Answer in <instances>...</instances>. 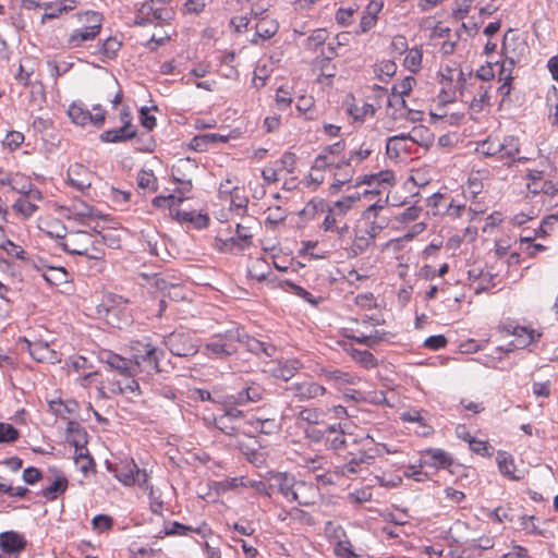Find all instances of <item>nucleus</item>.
I'll return each mask as SVG.
<instances>
[{"label": "nucleus", "instance_id": "f257e3e1", "mask_svg": "<svg viewBox=\"0 0 558 558\" xmlns=\"http://www.w3.org/2000/svg\"><path fill=\"white\" fill-rule=\"evenodd\" d=\"M99 360L106 363L111 371L117 372L122 379L110 383V391L116 395H141V388L137 379L136 365L132 357L125 359L112 351L105 350L99 353Z\"/></svg>", "mask_w": 558, "mask_h": 558}, {"label": "nucleus", "instance_id": "f03ea898", "mask_svg": "<svg viewBox=\"0 0 558 558\" xmlns=\"http://www.w3.org/2000/svg\"><path fill=\"white\" fill-rule=\"evenodd\" d=\"M241 340L239 327H232L223 332L211 336L209 342L204 347L205 354L210 359H226L238 351Z\"/></svg>", "mask_w": 558, "mask_h": 558}, {"label": "nucleus", "instance_id": "7ed1b4c3", "mask_svg": "<svg viewBox=\"0 0 558 558\" xmlns=\"http://www.w3.org/2000/svg\"><path fill=\"white\" fill-rule=\"evenodd\" d=\"M268 395L262 383L256 379H247L240 390L226 397V403L245 407L265 400Z\"/></svg>", "mask_w": 558, "mask_h": 558}, {"label": "nucleus", "instance_id": "20e7f679", "mask_svg": "<svg viewBox=\"0 0 558 558\" xmlns=\"http://www.w3.org/2000/svg\"><path fill=\"white\" fill-rule=\"evenodd\" d=\"M168 350L177 356H193L198 352L197 340L190 331L174 330L163 339Z\"/></svg>", "mask_w": 558, "mask_h": 558}, {"label": "nucleus", "instance_id": "39448f33", "mask_svg": "<svg viewBox=\"0 0 558 558\" xmlns=\"http://www.w3.org/2000/svg\"><path fill=\"white\" fill-rule=\"evenodd\" d=\"M511 31H508L502 40V52L506 57L501 64L499 72V78L505 77L507 74L511 75L512 69L520 56H523L527 50V46L523 40L515 38L511 35Z\"/></svg>", "mask_w": 558, "mask_h": 558}, {"label": "nucleus", "instance_id": "423d86ee", "mask_svg": "<svg viewBox=\"0 0 558 558\" xmlns=\"http://www.w3.org/2000/svg\"><path fill=\"white\" fill-rule=\"evenodd\" d=\"M87 26L73 31L68 39L71 48L81 47L84 43L94 40L101 29V15L90 11L85 13Z\"/></svg>", "mask_w": 558, "mask_h": 558}, {"label": "nucleus", "instance_id": "0eeeda50", "mask_svg": "<svg viewBox=\"0 0 558 558\" xmlns=\"http://www.w3.org/2000/svg\"><path fill=\"white\" fill-rule=\"evenodd\" d=\"M173 12L171 9L159 3L158 0H149L141 5L135 17V24L145 26L155 21L166 22L171 20Z\"/></svg>", "mask_w": 558, "mask_h": 558}, {"label": "nucleus", "instance_id": "6e6552de", "mask_svg": "<svg viewBox=\"0 0 558 558\" xmlns=\"http://www.w3.org/2000/svg\"><path fill=\"white\" fill-rule=\"evenodd\" d=\"M375 459V454L369 453L365 447L357 452H348L345 462L336 466L335 473L341 476H351L361 472L365 465H369Z\"/></svg>", "mask_w": 558, "mask_h": 558}, {"label": "nucleus", "instance_id": "1a4fd4ad", "mask_svg": "<svg viewBox=\"0 0 558 558\" xmlns=\"http://www.w3.org/2000/svg\"><path fill=\"white\" fill-rule=\"evenodd\" d=\"M90 236L92 233L82 230L57 234L59 245L63 251L73 255H84L86 253V247L90 245Z\"/></svg>", "mask_w": 558, "mask_h": 558}, {"label": "nucleus", "instance_id": "9d476101", "mask_svg": "<svg viewBox=\"0 0 558 558\" xmlns=\"http://www.w3.org/2000/svg\"><path fill=\"white\" fill-rule=\"evenodd\" d=\"M267 481L271 496L278 493L290 502L296 482V478L292 474L287 472H269Z\"/></svg>", "mask_w": 558, "mask_h": 558}, {"label": "nucleus", "instance_id": "9b49d317", "mask_svg": "<svg viewBox=\"0 0 558 558\" xmlns=\"http://www.w3.org/2000/svg\"><path fill=\"white\" fill-rule=\"evenodd\" d=\"M165 355L161 349L156 348L148 349L142 355H132L134 365H136L137 375L142 372L146 374L160 373V360Z\"/></svg>", "mask_w": 558, "mask_h": 558}, {"label": "nucleus", "instance_id": "f8f14e48", "mask_svg": "<svg viewBox=\"0 0 558 558\" xmlns=\"http://www.w3.org/2000/svg\"><path fill=\"white\" fill-rule=\"evenodd\" d=\"M288 390L292 393V397L300 402H307L323 397L327 392L323 385L311 380L293 383L288 387Z\"/></svg>", "mask_w": 558, "mask_h": 558}, {"label": "nucleus", "instance_id": "ddd939ff", "mask_svg": "<svg viewBox=\"0 0 558 558\" xmlns=\"http://www.w3.org/2000/svg\"><path fill=\"white\" fill-rule=\"evenodd\" d=\"M319 499L320 492L317 485L296 480L290 502H296L300 506L308 507L317 504Z\"/></svg>", "mask_w": 558, "mask_h": 558}, {"label": "nucleus", "instance_id": "4468645a", "mask_svg": "<svg viewBox=\"0 0 558 558\" xmlns=\"http://www.w3.org/2000/svg\"><path fill=\"white\" fill-rule=\"evenodd\" d=\"M511 335L515 337V341L509 343V347L506 349L502 347L497 348V351L508 353L512 352L514 349H523L537 341L541 337V333H537L534 329L519 325L512 328Z\"/></svg>", "mask_w": 558, "mask_h": 558}, {"label": "nucleus", "instance_id": "2eb2a0df", "mask_svg": "<svg viewBox=\"0 0 558 558\" xmlns=\"http://www.w3.org/2000/svg\"><path fill=\"white\" fill-rule=\"evenodd\" d=\"M94 173L84 165L74 163L68 169V183L77 191L84 192L92 186Z\"/></svg>", "mask_w": 558, "mask_h": 558}, {"label": "nucleus", "instance_id": "dca6fc26", "mask_svg": "<svg viewBox=\"0 0 558 558\" xmlns=\"http://www.w3.org/2000/svg\"><path fill=\"white\" fill-rule=\"evenodd\" d=\"M318 375L338 389H341L345 385H356L360 381V377L353 373L332 367L320 368Z\"/></svg>", "mask_w": 558, "mask_h": 558}, {"label": "nucleus", "instance_id": "f3484780", "mask_svg": "<svg viewBox=\"0 0 558 558\" xmlns=\"http://www.w3.org/2000/svg\"><path fill=\"white\" fill-rule=\"evenodd\" d=\"M239 332L241 335L239 343H243L251 353L265 355L267 357H272L276 354L277 348L272 343L260 341L248 336L242 327H239Z\"/></svg>", "mask_w": 558, "mask_h": 558}, {"label": "nucleus", "instance_id": "a211bd4d", "mask_svg": "<svg viewBox=\"0 0 558 558\" xmlns=\"http://www.w3.org/2000/svg\"><path fill=\"white\" fill-rule=\"evenodd\" d=\"M197 163L191 158H180L171 168V175L175 183H187L193 181L197 171Z\"/></svg>", "mask_w": 558, "mask_h": 558}, {"label": "nucleus", "instance_id": "6ab92c4d", "mask_svg": "<svg viewBox=\"0 0 558 558\" xmlns=\"http://www.w3.org/2000/svg\"><path fill=\"white\" fill-rule=\"evenodd\" d=\"M26 544L24 536L15 531L0 533V549L3 554H19L25 549Z\"/></svg>", "mask_w": 558, "mask_h": 558}, {"label": "nucleus", "instance_id": "aec40b11", "mask_svg": "<svg viewBox=\"0 0 558 558\" xmlns=\"http://www.w3.org/2000/svg\"><path fill=\"white\" fill-rule=\"evenodd\" d=\"M126 302L128 301L122 296L112 293L106 294L97 307V314L110 322L111 317L118 316L121 311V305L125 304Z\"/></svg>", "mask_w": 558, "mask_h": 558}, {"label": "nucleus", "instance_id": "412c9836", "mask_svg": "<svg viewBox=\"0 0 558 558\" xmlns=\"http://www.w3.org/2000/svg\"><path fill=\"white\" fill-rule=\"evenodd\" d=\"M499 144L501 145L499 161L504 165L510 166L517 160L515 156L520 151L519 140L513 135H508L505 136L502 141L499 140Z\"/></svg>", "mask_w": 558, "mask_h": 558}, {"label": "nucleus", "instance_id": "4be33fe9", "mask_svg": "<svg viewBox=\"0 0 558 558\" xmlns=\"http://www.w3.org/2000/svg\"><path fill=\"white\" fill-rule=\"evenodd\" d=\"M278 22L266 16L259 17L255 25V35L252 39L253 44H257L258 39L266 40L271 38L278 32Z\"/></svg>", "mask_w": 558, "mask_h": 558}, {"label": "nucleus", "instance_id": "5701e85b", "mask_svg": "<svg viewBox=\"0 0 558 558\" xmlns=\"http://www.w3.org/2000/svg\"><path fill=\"white\" fill-rule=\"evenodd\" d=\"M66 440L78 450H84L87 444V433L84 427L75 421H69L66 424Z\"/></svg>", "mask_w": 558, "mask_h": 558}, {"label": "nucleus", "instance_id": "b1692460", "mask_svg": "<svg viewBox=\"0 0 558 558\" xmlns=\"http://www.w3.org/2000/svg\"><path fill=\"white\" fill-rule=\"evenodd\" d=\"M425 463L438 469H447L452 464L451 456L442 449L429 448L424 451Z\"/></svg>", "mask_w": 558, "mask_h": 558}, {"label": "nucleus", "instance_id": "393cba45", "mask_svg": "<svg viewBox=\"0 0 558 558\" xmlns=\"http://www.w3.org/2000/svg\"><path fill=\"white\" fill-rule=\"evenodd\" d=\"M411 141L412 143H416V140L412 136L411 133H402L399 135H395L388 138L386 144V151L389 157H399L401 151H407L408 146L407 142Z\"/></svg>", "mask_w": 558, "mask_h": 558}, {"label": "nucleus", "instance_id": "a878e982", "mask_svg": "<svg viewBox=\"0 0 558 558\" xmlns=\"http://www.w3.org/2000/svg\"><path fill=\"white\" fill-rule=\"evenodd\" d=\"M496 461L499 472L511 481H520L522 477L515 474V464L511 454L506 451H498Z\"/></svg>", "mask_w": 558, "mask_h": 558}, {"label": "nucleus", "instance_id": "bb28decb", "mask_svg": "<svg viewBox=\"0 0 558 558\" xmlns=\"http://www.w3.org/2000/svg\"><path fill=\"white\" fill-rule=\"evenodd\" d=\"M326 446L328 449L340 451L348 447V441L342 430H338L336 425H330L326 429Z\"/></svg>", "mask_w": 558, "mask_h": 558}, {"label": "nucleus", "instance_id": "cd10ccee", "mask_svg": "<svg viewBox=\"0 0 558 558\" xmlns=\"http://www.w3.org/2000/svg\"><path fill=\"white\" fill-rule=\"evenodd\" d=\"M379 11V7L377 3H369L365 11L363 12L359 29L356 31V34H364L372 29L377 22V12Z\"/></svg>", "mask_w": 558, "mask_h": 558}, {"label": "nucleus", "instance_id": "c85d7f7f", "mask_svg": "<svg viewBox=\"0 0 558 558\" xmlns=\"http://www.w3.org/2000/svg\"><path fill=\"white\" fill-rule=\"evenodd\" d=\"M301 367L302 363L299 360H287L282 363H279L278 366L274 369L272 374L275 377L288 381Z\"/></svg>", "mask_w": 558, "mask_h": 558}, {"label": "nucleus", "instance_id": "c756f323", "mask_svg": "<svg viewBox=\"0 0 558 558\" xmlns=\"http://www.w3.org/2000/svg\"><path fill=\"white\" fill-rule=\"evenodd\" d=\"M136 129L128 130L123 126L108 130L100 134V141L105 143H119L135 137Z\"/></svg>", "mask_w": 558, "mask_h": 558}, {"label": "nucleus", "instance_id": "7c9ffc66", "mask_svg": "<svg viewBox=\"0 0 558 558\" xmlns=\"http://www.w3.org/2000/svg\"><path fill=\"white\" fill-rule=\"evenodd\" d=\"M71 213L76 220L82 223H86L89 219L100 218L101 215L92 206L84 202L74 203L71 208Z\"/></svg>", "mask_w": 558, "mask_h": 558}, {"label": "nucleus", "instance_id": "2f4dec72", "mask_svg": "<svg viewBox=\"0 0 558 558\" xmlns=\"http://www.w3.org/2000/svg\"><path fill=\"white\" fill-rule=\"evenodd\" d=\"M501 145L497 137L488 136L486 140L478 142L476 151L484 157H497L499 159Z\"/></svg>", "mask_w": 558, "mask_h": 558}, {"label": "nucleus", "instance_id": "473e14b6", "mask_svg": "<svg viewBox=\"0 0 558 558\" xmlns=\"http://www.w3.org/2000/svg\"><path fill=\"white\" fill-rule=\"evenodd\" d=\"M393 180V173L391 171H380L375 174H365L356 181V185L366 184L368 186H379L383 184H389Z\"/></svg>", "mask_w": 558, "mask_h": 558}, {"label": "nucleus", "instance_id": "72a5a7b5", "mask_svg": "<svg viewBox=\"0 0 558 558\" xmlns=\"http://www.w3.org/2000/svg\"><path fill=\"white\" fill-rule=\"evenodd\" d=\"M68 488V480L63 475H58L54 481L45 489H43V497L48 500H54L59 495L63 494Z\"/></svg>", "mask_w": 558, "mask_h": 558}, {"label": "nucleus", "instance_id": "f704fd0d", "mask_svg": "<svg viewBox=\"0 0 558 558\" xmlns=\"http://www.w3.org/2000/svg\"><path fill=\"white\" fill-rule=\"evenodd\" d=\"M374 242V234L365 232L364 229L357 228L355 231V238L352 245V251L355 255L363 253Z\"/></svg>", "mask_w": 558, "mask_h": 558}, {"label": "nucleus", "instance_id": "c9c22d12", "mask_svg": "<svg viewBox=\"0 0 558 558\" xmlns=\"http://www.w3.org/2000/svg\"><path fill=\"white\" fill-rule=\"evenodd\" d=\"M68 116L73 123L85 126L89 123L90 111L85 109L82 105L72 104L69 107Z\"/></svg>", "mask_w": 558, "mask_h": 558}, {"label": "nucleus", "instance_id": "e433bc0d", "mask_svg": "<svg viewBox=\"0 0 558 558\" xmlns=\"http://www.w3.org/2000/svg\"><path fill=\"white\" fill-rule=\"evenodd\" d=\"M422 58V48L413 47L407 51L403 64L409 71L416 73L421 69Z\"/></svg>", "mask_w": 558, "mask_h": 558}, {"label": "nucleus", "instance_id": "4c0bfd02", "mask_svg": "<svg viewBox=\"0 0 558 558\" xmlns=\"http://www.w3.org/2000/svg\"><path fill=\"white\" fill-rule=\"evenodd\" d=\"M324 412L319 408H303L298 414L296 420L310 425H317L323 420Z\"/></svg>", "mask_w": 558, "mask_h": 558}, {"label": "nucleus", "instance_id": "58836bf2", "mask_svg": "<svg viewBox=\"0 0 558 558\" xmlns=\"http://www.w3.org/2000/svg\"><path fill=\"white\" fill-rule=\"evenodd\" d=\"M396 72L397 64L392 60H383L374 66L376 77L383 82H386L387 78L393 76Z\"/></svg>", "mask_w": 558, "mask_h": 558}, {"label": "nucleus", "instance_id": "ea45409f", "mask_svg": "<svg viewBox=\"0 0 558 558\" xmlns=\"http://www.w3.org/2000/svg\"><path fill=\"white\" fill-rule=\"evenodd\" d=\"M136 466L137 465L133 461L122 464L120 468L117 469L116 477L124 485L135 484L134 477Z\"/></svg>", "mask_w": 558, "mask_h": 558}, {"label": "nucleus", "instance_id": "a19ab883", "mask_svg": "<svg viewBox=\"0 0 558 558\" xmlns=\"http://www.w3.org/2000/svg\"><path fill=\"white\" fill-rule=\"evenodd\" d=\"M351 357L365 368H373L377 365V360L373 353L367 350H350Z\"/></svg>", "mask_w": 558, "mask_h": 558}, {"label": "nucleus", "instance_id": "79ce46f5", "mask_svg": "<svg viewBox=\"0 0 558 558\" xmlns=\"http://www.w3.org/2000/svg\"><path fill=\"white\" fill-rule=\"evenodd\" d=\"M137 185L141 189L156 192L158 190V181L151 170H141L137 174Z\"/></svg>", "mask_w": 558, "mask_h": 558}, {"label": "nucleus", "instance_id": "37998d69", "mask_svg": "<svg viewBox=\"0 0 558 558\" xmlns=\"http://www.w3.org/2000/svg\"><path fill=\"white\" fill-rule=\"evenodd\" d=\"M12 208L25 219L32 217L38 209L35 203H32L31 199H27L23 196L14 202Z\"/></svg>", "mask_w": 558, "mask_h": 558}, {"label": "nucleus", "instance_id": "c03bdc74", "mask_svg": "<svg viewBox=\"0 0 558 558\" xmlns=\"http://www.w3.org/2000/svg\"><path fill=\"white\" fill-rule=\"evenodd\" d=\"M489 88L481 84L477 88L476 95L471 100L470 107L475 112H480L485 105L489 104Z\"/></svg>", "mask_w": 558, "mask_h": 558}, {"label": "nucleus", "instance_id": "a18cd8bd", "mask_svg": "<svg viewBox=\"0 0 558 558\" xmlns=\"http://www.w3.org/2000/svg\"><path fill=\"white\" fill-rule=\"evenodd\" d=\"M348 339H351L357 343H361L365 347H368V348H374L375 345H377L380 341H381V336L379 333V331L377 329H374L369 335H355V333H352V335H348L347 336Z\"/></svg>", "mask_w": 558, "mask_h": 558}, {"label": "nucleus", "instance_id": "49530a36", "mask_svg": "<svg viewBox=\"0 0 558 558\" xmlns=\"http://www.w3.org/2000/svg\"><path fill=\"white\" fill-rule=\"evenodd\" d=\"M83 256H86L90 259H101L105 256L104 245L97 235L92 234L90 236V245L86 247V253Z\"/></svg>", "mask_w": 558, "mask_h": 558}, {"label": "nucleus", "instance_id": "de8ad7c7", "mask_svg": "<svg viewBox=\"0 0 558 558\" xmlns=\"http://www.w3.org/2000/svg\"><path fill=\"white\" fill-rule=\"evenodd\" d=\"M357 12V5L353 4L348 8H339L336 12V22L341 27H348L353 23V15Z\"/></svg>", "mask_w": 558, "mask_h": 558}, {"label": "nucleus", "instance_id": "09e8293b", "mask_svg": "<svg viewBox=\"0 0 558 558\" xmlns=\"http://www.w3.org/2000/svg\"><path fill=\"white\" fill-rule=\"evenodd\" d=\"M32 184L31 180L21 173H11L10 183H8L12 191L20 194L26 192Z\"/></svg>", "mask_w": 558, "mask_h": 558}, {"label": "nucleus", "instance_id": "8fccbe9b", "mask_svg": "<svg viewBox=\"0 0 558 558\" xmlns=\"http://www.w3.org/2000/svg\"><path fill=\"white\" fill-rule=\"evenodd\" d=\"M415 84L416 80L413 76H405L401 82L392 86L393 98L408 96Z\"/></svg>", "mask_w": 558, "mask_h": 558}, {"label": "nucleus", "instance_id": "3c124183", "mask_svg": "<svg viewBox=\"0 0 558 558\" xmlns=\"http://www.w3.org/2000/svg\"><path fill=\"white\" fill-rule=\"evenodd\" d=\"M20 438V432L9 423H0V444H11Z\"/></svg>", "mask_w": 558, "mask_h": 558}, {"label": "nucleus", "instance_id": "603ef678", "mask_svg": "<svg viewBox=\"0 0 558 558\" xmlns=\"http://www.w3.org/2000/svg\"><path fill=\"white\" fill-rule=\"evenodd\" d=\"M183 201V197L175 196L173 194H169L167 196L159 195L153 199V205L157 208L168 207L170 210H172L173 207L180 205Z\"/></svg>", "mask_w": 558, "mask_h": 558}, {"label": "nucleus", "instance_id": "864d4df0", "mask_svg": "<svg viewBox=\"0 0 558 558\" xmlns=\"http://www.w3.org/2000/svg\"><path fill=\"white\" fill-rule=\"evenodd\" d=\"M191 532L201 533L199 529H194L190 525H184L182 523H179L177 521L170 522L167 525H165V534L166 535H187Z\"/></svg>", "mask_w": 558, "mask_h": 558}, {"label": "nucleus", "instance_id": "5fc2aeb1", "mask_svg": "<svg viewBox=\"0 0 558 558\" xmlns=\"http://www.w3.org/2000/svg\"><path fill=\"white\" fill-rule=\"evenodd\" d=\"M353 178L352 169H344L343 172L335 173V182L330 185V193L336 194L340 191L341 186L351 182Z\"/></svg>", "mask_w": 558, "mask_h": 558}, {"label": "nucleus", "instance_id": "6e6d98bb", "mask_svg": "<svg viewBox=\"0 0 558 558\" xmlns=\"http://www.w3.org/2000/svg\"><path fill=\"white\" fill-rule=\"evenodd\" d=\"M254 427L263 434L271 435L279 430L280 425L275 418H257Z\"/></svg>", "mask_w": 558, "mask_h": 558}, {"label": "nucleus", "instance_id": "4d7b16f0", "mask_svg": "<svg viewBox=\"0 0 558 558\" xmlns=\"http://www.w3.org/2000/svg\"><path fill=\"white\" fill-rule=\"evenodd\" d=\"M121 47V43L114 37H108L101 45V53L108 58L113 59Z\"/></svg>", "mask_w": 558, "mask_h": 558}, {"label": "nucleus", "instance_id": "13d9d810", "mask_svg": "<svg viewBox=\"0 0 558 558\" xmlns=\"http://www.w3.org/2000/svg\"><path fill=\"white\" fill-rule=\"evenodd\" d=\"M29 354L38 362H44L49 359L50 350L47 344L41 343H28Z\"/></svg>", "mask_w": 558, "mask_h": 558}, {"label": "nucleus", "instance_id": "bf43d9fd", "mask_svg": "<svg viewBox=\"0 0 558 558\" xmlns=\"http://www.w3.org/2000/svg\"><path fill=\"white\" fill-rule=\"evenodd\" d=\"M50 275L45 274V279L52 284H60L66 282L68 272L62 267H51L49 269Z\"/></svg>", "mask_w": 558, "mask_h": 558}, {"label": "nucleus", "instance_id": "052dcab7", "mask_svg": "<svg viewBox=\"0 0 558 558\" xmlns=\"http://www.w3.org/2000/svg\"><path fill=\"white\" fill-rule=\"evenodd\" d=\"M0 248L5 251L10 256L16 257L19 259H25V251L20 245L13 243L11 240H3L0 243Z\"/></svg>", "mask_w": 558, "mask_h": 558}, {"label": "nucleus", "instance_id": "680f3d73", "mask_svg": "<svg viewBox=\"0 0 558 558\" xmlns=\"http://www.w3.org/2000/svg\"><path fill=\"white\" fill-rule=\"evenodd\" d=\"M112 524V518L107 514H98L92 520L93 529L99 533L110 530Z\"/></svg>", "mask_w": 558, "mask_h": 558}, {"label": "nucleus", "instance_id": "e2e57ef3", "mask_svg": "<svg viewBox=\"0 0 558 558\" xmlns=\"http://www.w3.org/2000/svg\"><path fill=\"white\" fill-rule=\"evenodd\" d=\"M327 31L324 28L315 29L306 40V47L308 49H315L323 45L327 39Z\"/></svg>", "mask_w": 558, "mask_h": 558}, {"label": "nucleus", "instance_id": "0e129e2a", "mask_svg": "<svg viewBox=\"0 0 558 558\" xmlns=\"http://www.w3.org/2000/svg\"><path fill=\"white\" fill-rule=\"evenodd\" d=\"M335 554L339 558H357V555L353 551V546L350 541H340L335 546Z\"/></svg>", "mask_w": 558, "mask_h": 558}, {"label": "nucleus", "instance_id": "69168bd1", "mask_svg": "<svg viewBox=\"0 0 558 558\" xmlns=\"http://www.w3.org/2000/svg\"><path fill=\"white\" fill-rule=\"evenodd\" d=\"M24 142V135L17 131H10L3 140V145L10 150L17 149Z\"/></svg>", "mask_w": 558, "mask_h": 558}, {"label": "nucleus", "instance_id": "338daca9", "mask_svg": "<svg viewBox=\"0 0 558 558\" xmlns=\"http://www.w3.org/2000/svg\"><path fill=\"white\" fill-rule=\"evenodd\" d=\"M76 451L77 454L75 457L76 464L80 465V469L86 474L89 470H92L95 465L93 458L89 456L86 449Z\"/></svg>", "mask_w": 558, "mask_h": 558}, {"label": "nucleus", "instance_id": "774afa93", "mask_svg": "<svg viewBox=\"0 0 558 558\" xmlns=\"http://www.w3.org/2000/svg\"><path fill=\"white\" fill-rule=\"evenodd\" d=\"M393 56H401L409 50L408 40L403 35H396L390 43Z\"/></svg>", "mask_w": 558, "mask_h": 558}]
</instances>
